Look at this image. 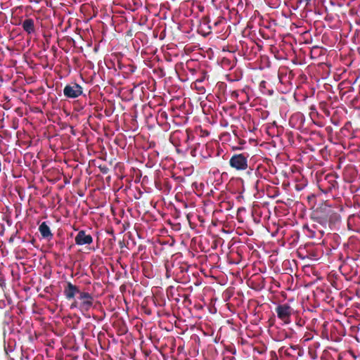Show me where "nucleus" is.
Instances as JSON below:
<instances>
[{"label":"nucleus","instance_id":"obj_5","mask_svg":"<svg viewBox=\"0 0 360 360\" xmlns=\"http://www.w3.org/2000/svg\"><path fill=\"white\" fill-rule=\"evenodd\" d=\"M250 89L246 87L243 89L233 91L231 97L237 101L240 105L248 103L250 100L249 96Z\"/></svg>","mask_w":360,"mask_h":360},{"label":"nucleus","instance_id":"obj_3","mask_svg":"<svg viewBox=\"0 0 360 360\" xmlns=\"http://www.w3.org/2000/svg\"><path fill=\"white\" fill-rule=\"evenodd\" d=\"M78 298L81 301L79 304L80 311L83 312L89 311L94 304V297L89 292H79Z\"/></svg>","mask_w":360,"mask_h":360},{"label":"nucleus","instance_id":"obj_4","mask_svg":"<svg viewBox=\"0 0 360 360\" xmlns=\"http://www.w3.org/2000/svg\"><path fill=\"white\" fill-rule=\"evenodd\" d=\"M83 93L82 87L77 83H71L65 86L63 89L64 96L68 98H76Z\"/></svg>","mask_w":360,"mask_h":360},{"label":"nucleus","instance_id":"obj_2","mask_svg":"<svg viewBox=\"0 0 360 360\" xmlns=\"http://www.w3.org/2000/svg\"><path fill=\"white\" fill-rule=\"evenodd\" d=\"M293 311V309L288 304H279L276 308L278 318L285 324H289L291 322L290 318Z\"/></svg>","mask_w":360,"mask_h":360},{"label":"nucleus","instance_id":"obj_8","mask_svg":"<svg viewBox=\"0 0 360 360\" xmlns=\"http://www.w3.org/2000/svg\"><path fill=\"white\" fill-rule=\"evenodd\" d=\"M22 27L28 34H32L35 32L34 22L32 18L25 19L22 22Z\"/></svg>","mask_w":360,"mask_h":360},{"label":"nucleus","instance_id":"obj_6","mask_svg":"<svg viewBox=\"0 0 360 360\" xmlns=\"http://www.w3.org/2000/svg\"><path fill=\"white\" fill-rule=\"evenodd\" d=\"M75 240L77 245H84L92 243L93 238L91 235L86 234L84 231H79L76 236Z\"/></svg>","mask_w":360,"mask_h":360},{"label":"nucleus","instance_id":"obj_1","mask_svg":"<svg viewBox=\"0 0 360 360\" xmlns=\"http://www.w3.org/2000/svg\"><path fill=\"white\" fill-rule=\"evenodd\" d=\"M248 153L234 154L229 160V165L236 171H245L248 167Z\"/></svg>","mask_w":360,"mask_h":360},{"label":"nucleus","instance_id":"obj_10","mask_svg":"<svg viewBox=\"0 0 360 360\" xmlns=\"http://www.w3.org/2000/svg\"><path fill=\"white\" fill-rule=\"evenodd\" d=\"M311 0H297V2L300 4L305 3L306 5H308Z\"/></svg>","mask_w":360,"mask_h":360},{"label":"nucleus","instance_id":"obj_11","mask_svg":"<svg viewBox=\"0 0 360 360\" xmlns=\"http://www.w3.org/2000/svg\"><path fill=\"white\" fill-rule=\"evenodd\" d=\"M77 306H79V305L77 304V302H75L74 303H72L71 304V308L72 309L74 307H77Z\"/></svg>","mask_w":360,"mask_h":360},{"label":"nucleus","instance_id":"obj_7","mask_svg":"<svg viewBox=\"0 0 360 360\" xmlns=\"http://www.w3.org/2000/svg\"><path fill=\"white\" fill-rule=\"evenodd\" d=\"M64 295L68 300H71L75 297L76 294L81 292L77 286L73 285L70 282H68L64 288Z\"/></svg>","mask_w":360,"mask_h":360},{"label":"nucleus","instance_id":"obj_9","mask_svg":"<svg viewBox=\"0 0 360 360\" xmlns=\"http://www.w3.org/2000/svg\"><path fill=\"white\" fill-rule=\"evenodd\" d=\"M39 231L43 238H51L53 237V234L51 232L50 228L45 221L42 222L39 225Z\"/></svg>","mask_w":360,"mask_h":360}]
</instances>
